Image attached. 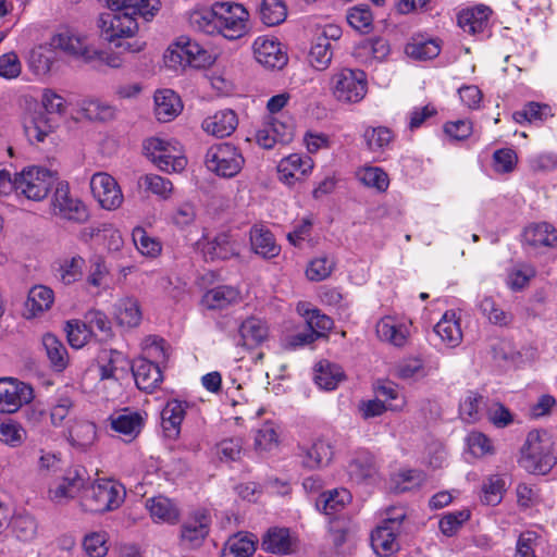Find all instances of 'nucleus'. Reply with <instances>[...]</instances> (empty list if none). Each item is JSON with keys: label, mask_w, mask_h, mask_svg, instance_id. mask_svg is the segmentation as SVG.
Segmentation results:
<instances>
[{"label": "nucleus", "mask_w": 557, "mask_h": 557, "mask_svg": "<svg viewBox=\"0 0 557 557\" xmlns=\"http://www.w3.org/2000/svg\"><path fill=\"white\" fill-rule=\"evenodd\" d=\"M203 252L210 259L226 260L238 253L236 242L226 233H220L203 246Z\"/></svg>", "instance_id": "37998d69"}, {"label": "nucleus", "mask_w": 557, "mask_h": 557, "mask_svg": "<svg viewBox=\"0 0 557 557\" xmlns=\"http://www.w3.org/2000/svg\"><path fill=\"white\" fill-rule=\"evenodd\" d=\"M406 54L418 61L431 60L441 52L440 44L434 39L412 38L405 47Z\"/></svg>", "instance_id": "49530a36"}, {"label": "nucleus", "mask_w": 557, "mask_h": 557, "mask_svg": "<svg viewBox=\"0 0 557 557\" xmlns=\"http://www.w3.org/2000/svg\"><path fill=\"white\" fill-rule=\"evenodd\" d=\"M541 543V535L535 531L522 532L517 541L516 557H536L535 548Z\"/></svg>", "instance_id": "774afa93"}, {"label": "nucleus", "mask_w": 557, "mask_h": 557, "mask_svg": "<svg viewBox=\"0 0 557 557\" xmlns=\"http://www.w3.org/2000/svg\"><path fill=\"white\" fill-rule=\"evenodd\" d=\"M242 301L240 292L233 286L221 285L208 289L202 298L201 305L208 310H224Z\"/></svg>", "instance_id": "bb28decb"}, {"label": "nucleus", "mask_w": 557, "mask_h": 557, "mask_svg": "<svg viewBox=\"0 0 557 557\" xmlns=\"http://www.w3.org/2000/svg\"><path fill=\"white\" fill-rule=\"evenodd\" d=\"M253 53L256 60L269 69H282L288 61L281 42L274 38L258 37L253 42Z\"/></svg>", "instance_id": "412c9836"}, {"label": "nucleus", "mask_w": 557, "mask_h": 557, "mask_svg": "<svg viewBox=\"0 0 557 557\" xmlns=\"http://www.w3.org/2000/svg\"><path fill=\"white\" fill-rule=\"evenodd\" d=\"M347 471L351 480L360 483L376 473V466L370 454L361 453L350 460Z\"/></svg>", "instance_id": "de8ad7c7"}, {"label": "nucleus", "mask_w": 557, "mask_h": 557, "mask_svg": "<svg viewBox=\"0 0 557 557\" xmlns=\"http://www.w3.org/2000/svg\"><path fill=\"white\" fill-rule=\"evenodd\" d=\"M244 162V158L237 148L227 143L214 145L206 153L208 170L222 177L230 178L237 175Z\"/></svg>", "instance_id": "9b49d317"}, {"label": "nucleus", "mask_w": 557, "mask_h": 557, "mask_svg": "<svg viewBox=\"0 0 557 557\" xmlns=\"http://www.w3.org/2000/svg\"><path fill=\"white\" fill-rule=\"evenodd\" d=\"M82 116L90 121H108L114 117L115 109L98 99H84L79 102Z\"/></svg>", "instance_id": "3c124183"}, {"label": "nucleus", "mask_w": 557, "mask_h": 557, "mask_svg": "<svg viewBox=\"0 0 557 557\" xmlns=\"http://www.w3.org/2000/svg\"><path fill=\"white\" fill-rule=\"evenodd\" d=\"M358 180L367 187L380 193L385 191L389 185L388 175L377 166H364L357 171Z\"/></svg>", "instance_id": "864d4df0"}, {"label": "nucleus", "mask_w": 557, "mask_h": 557, "mask_svg": "<svg viewBox=\"0 0 557 557\" xmlns=\"http://www.w3.org/2000/svg\"><path fill=\"white\" fill-rule=\"evenodd\" d=\"M144 152L158 169L164 172H181L187 164V159L176 141L150 137L144 141Z\"/></svg>", "instance_id": "423d86ee"}, {"label": "nucleus", "mask_w": 557, "mask_h": 557, "mask_svg": "<svg viewBox=\"0 0 557 557\" xmlns=\"http://www.w3.org/2000/svg\"><path fill=\"white\" fill-rule=\"evenodd\" d=\"M363 138L368 149L377 152L384 151L391 145L393 134L387 127H369L364 131Z\"/></svg>", "instance_id": "4d7b16f0"}, {"label": "nucleus", "mask_w": 557, "mask_h": 557, "mask_svg": "<svg viewBox=\"0 0 557 557\" xmlns=\"http://www.w3.org/2000/svg\"><path fill=\"white\" fill-rule=\"evenodd\" d=\"M287 9L283 0H263L260 5V18L268 26H275L285 21Z\"/></svg>", "instance_id": "5fc2aeb1"}, {"label": "nucleus", "mask_w": 557, "mask_h": 557, "mask_svg": "<svg viewBox=\"0 0 557 557\" xmlns=\"http://www.w3.org/2000/svg\"><path fill=\"white\" fill-rule=\"evenodd\" d=\"M218 29L216 34L226 39H238L247 29L248 12L238 3H218Z\"/></svg>", "instance_id": "4468645a"}, {"label": "nucleus", "mask_w": 557, "mask_h": 557, "mask_svg": "<svg viewBox=\"0 0 557 557\" xmlns=\"http://www.w3.org/2000/svg\"><path fill=\"white\" fill-rule=\"evenodd\" d=\"M492 10L490 7L478 4L462 10L457 16V22L463 32L468 34H482L488 26Z\"/></svg>", "instance_id": "cd10ccee"}, {"label": "nucleus", "mask_w": 557, "mask_h": 557, "mask_svg": "<svg viewBox=\"0 0 557 557\" xmlns=\"http://www.w3.org/2000/svg\"><path fill=\"white\" fill-rule=\"evenodd\" d=\"M125 497V488L112 480H99L86 486L79 506L86 512L102 513L117 509Z\"/></svg>", "instance_id": "7ed1b4c3"}, {"label": "nucleus", "mask_w": 557, "mask_h": 557, "mask_svg": "<svg viewBox=\"0 0 557 557\" xmlns=\"http://www.w3.org/2000/svg\"><path fill=\"white\" fill-rule=\"evenodd\" d=\"M88 480L89 476L85 468L71 467L49 486L48 498L57 505L67 504L82 492L84 493Z\"/></svg>", "instance_id": "f8f14e48"}, {"label": "nucleus", "mask_w": 557, "mask_h": 557, "mask_svg": "<svg viewBox=\"0 0 557 557\" xmlns=\"http://www.w3.org/2000/svg\"><path fill=\"white\" fill-rule=\"evenodd\" d=\"M67 433L71 445L79 449L89 448L97 437L95 423L83 419L73 420L69 426Z\"/></svg>", "instance_id": "c9c22d12"}, {"label": "nucleus", "mask_w": 557, "mask_h": 557, "mask_svg": "<svg viewBox=\"0 0 557 557\" xmlns=\"http://www.w3.org/2000/svg\"><path fill=\"white\" fill-rule=\"evenodd\" d=\"M55 176L45 168L30 166L14 177L15 191L27 199L40 201L45 199L53 186Z\"/></svg>", "instance_id": "6e6552de"}, {"label": "nucleus", "mask_w": 557, "mask_h": 557, "mask_svg": "<svg viewBox=\"0 0 557 557\" xmlns=\"http://www.w3.org/2000/svg\"><path fill=\"white\" fill-rule=\"evenodd\" d=\"M335 268V261L326 256L312 259L307 269L306 275L312 282H320L327 278Z\"/></svg>", "instance_id": "0e129e2a"}, {"label": "nucleus", "mask_w": 557, "mask_h": 557, "mask_svg": "<svg viewBox=\"0 0 557 557\" xmlns=\"http://www.w3.org/2000/svg\"><path fill=\"white\" fill-rule=\"evenodd\" d=\"M212 519L206 509L190 512L180 528V544L184 548L196 549L202 546L211 531Z\"/></svg>", "instance_id": "ddd939ff"}, {"label": "nucleus", "mask_w": 557, "mask_h": 557, "mask_svg": "<svg viewBox=\"0 0 557 557\" xmlns=\"http://www.w3.org/2000/svg\"><path fill=\"white\" fill-rule=\"evenodd\" d=\"M133 242L143 256L157 257L160 255L162 246L161 243L148 235L145 228L137 226L132 233Z\"/></svg>", "instance_id": "6e6d98bb"}, {"label": "nucleus", "mask_w": 557, "mask_h": 557, "mask_svg": "<svg viewBox=\"0 0 557 557\" xmlns=\"http://www.w3.org/2000/svg\"><path fill=\"white\" fill-rule=\"evenodd\" d=\"M268 336L269 326L267 322L256 317H249L238 327L239 338L236 345L251 349L261 345Z\"/></svg>", "instance_id": "a878e982"}, {"label": "nucleus", "mask_w": 557, "mask_h": 557, "mask_svg": "<svg viewBox=\"0 0 557 557\" xmlns=\"http://www.w3.org/2000/svg\"><path fill=\"white\" fill-rule=\"evenodd\" d=\"M114 317L122 326L128 329L138 326L143 318L138 299L132 296L120 298L114 305Z\"/></svg>", "instance_id": "72a5a7b5"}, {"label": "nucleus", "mask_w": 557, "mask_h": 557, "mask_svg": "<svg viewBox=\"0 0 557 557\" xmlns=\"http://www.w3.org/2000/svg\"><path fill=\"white\" fill-rule=\"evenodd\" d=\"M330 89L337 101L357 103L367 94L366 73L347 67L337 70L331 76Z\"/></svg>", "instance_id": "39448f33"}, {"label": "nucleus", "mask_w": 557, "mask_h": 557, "mask_svg": "<svg viewBox=\"0 0 557 557\" xmlns=\"http://www.w3.org/2000/svg\"><path fill=\"white\" fill-rule=\"evenodd\" d=\"M52 216L73 224H84L89 219L87 206L71 194L69 184L59 183L50 200Z\"/></svg>", "instance_id": "0eeeda50"}, {"label": "nucleus", "mask_w": 557, "mask_h": 557, "mask_svg": "<svg viewBox=\"0 0 557 557\" xmlns=\"http://www.w3.org/2000/svg\"><path fill=\"white\" fill-rule=\"evenodd\" d=\"M138 185L163 200L169 199L174 191L173 183L169 178L152 173L140 176Z\"/></svg>", "instance_id": "8fccbe9b"}, {"label": "nucleus", "mask_w": 557, "mask_h": 557, "mask_svg": "<svg viewBox=\"0 0 557 557\" xmlns=\"http://www.w3.org/2000/svg\"><path fill=\"white\" fill-rule=\"evenodd\" d=\"M54 301V293L50 287L36 285L30 288L25 302L27 318L37 317L49 310Z\"/></svg>", "instance_id": "4c0bfd02"}, {"label": "nucleus", "mask_w": 557, "mask_h": 557, "mask_svg": "<svg viewBox=\"0 0 557 557\" xmlns=\"http://www.w3.org/2000/svg\"><path fill=\"white\" fill-rule=\"evenodd\" d=\"M250 243L253 251L263 258L278 256L281 247L276 244L273 234L262 225H255L250 230Z\"/></svg>", "instance_id": "e433bc0d"}, {"label": "nucleus", "mask_w": 557, "mask_h": 557, "mask_svg": "<svg viewBox=\"0 0 557 557\" xmlns=\"http://www.w3.org/2000/svg\"><path fill=\"white\" fill-rule=\"evenodd\" d=\"M34 399L33 387L15 377H0V413H15Z\"/></svg>", "instance_id": "2eb2a0df"}, {"label": "nucleus", "mask_w": 557, "mask_h": 557, "mask_svg": "<svg viewBox=\"0 0 557 557\" xmlns=\"http://www.w3.org/2000/svg\"><path fill=\"white\" fill-rule=\"evenodd\" d=\"M298 312L306 317L307 324L311 331L310 334H298L295 336L296 345H305L314 341V338L325 335L333 326V320L318 309H309L306 304H299Z\"/></svg>", "instance_id": "4be33fe9"}, {"label": "nucleus", "mask_w": 557, "mask_h": 557, "mask_svg": "<svg viewBox=\"0 0 557 557\" xmlns=\"http://www.w3.org/2000/svg\"><path fill=\"white\" fill-rule=\"evenodd\" d=\"M12 530L18 540L28 542L36 536L37 522L33 516L20 513L12 520Z\"/></svg>", "instance_id": "e2e57ef3"}, {"label": "nucleus", "mask_w": 557, "mask_h": 557, "mask_svg": "<svg viewBox=\"0 0 557 557\" xmlns=\"http://www.w3.org/2000/svg\"><path fill=\"white\" fill-rule=\"evenodd\" d=\"M345 377L342 367L327 360H321L315 366L314 381L323 389L332 391Z\"/></svg>", "instance_id": "c03bdc74"}, {"label": "nucleus", "mask_w": 557, "mask_h": 557, "mask_svg": "<svg viewBox=\"0 0 557 557\" xmlns=\"http://www.w3.org/2000/svg\"><path fill=\"white\" fill-rule=\"evenodd\" d=\"M334 456L331 442L319 438L310 447H300L298 457L304 468L314 470L330 465Z\"/></svg>", "instance_id": "b1692460"}, {"label": "nucleus", "mask_w": 557, "mask_h": 557, "mask_svg": "<svg viewBox=\"0 0 557 557\" xmlns=\"http://www.w3.org/2000/svg\"><path fill=\"white\" fill-rule=\"evenodd\" d=\"M165 63L173 69L176 67H206L212 63L211 54L197 41L181 38L173 47H170L164 54Z\"/></svg>", "instance_id": "1a4fd4ad"}, {"label": "nucleus", "mask_w": 557, "mask_h": 557, "mask_svg": "<svg viewBox=\"0 0 557 557\" xmlns=\"http://www.w3.org/2000/svg\"><path fill=\"white\" fill-rule=\"evenodd\" d=\"M334 46L325 37H315L311 45L308 61L318 71H325L332 62Z\"/></svg>", "instance_id": "a18cd8bd"}, {"label": "nucleus", "mask_w": 557, "mask_h": 557, "mask_svg": "<svg viewBox=\"0 0 557 557\" xmlns=\"http://www.w3.org/2000/svg\"><path fill=\"white\" fill-rule=\"evenodd\" d=\"M376 334L381 341L397 347L405 346L409 337L407 325L398 323L393 317L388 315L376 323Z\"/></svg>", "instance_id": "f704fd0d"}, {"label": "nucleus", "mask_w": 557, "mask_h": 557, "mask_svg": "<svg viewBox=\"0 0 557 557\" xmlns=\"http://www.w3.org/2000/svg\"><path fill=\"white\" fill-rule=\"evenodd\" d=\"M215 450L221 461H236L243 451V440L240 437L224 438L216 444Z\"/></svg>", "instance_id": "69168bd1"}, {"label": "nucleus", "mask_w": 557, "mask_h": 557, "mask_svg": "<svg viewBox=\"0 0 557 557\" xmlns=\"http://www.w3.org/2000/svg\"><path fill=\"white\" fill-rule=\"evenodd\" d=\"M85 260L81 256L64 259L59 268V277L64 285H71L83 276Z\"/></svg>", "instance_id": "680f3d73"}, {"label": "nucleus", "mask_w": 557, "mask_h": 557, "mask_svg": "<svg viewBox=\"0 0 557 557\" xmlns=\"http://www.w3.org/2000/svg\"><path fill=\"white\" fill-rule=\"evenodd\" d=\"M111 430L124 437L125 442L135 440L145 423L143 414L131 408H122L116 410L108 418Z\"/></svg>", "instance_id": "6ab92c4d"}, {"label": "nucleus", "mask_w": 557, "mask_h": 557, "mask_svg": "<svg viewBox=\"0 0 557 557\" xmlns=\"http://www.w3.org/2000/svg\"><path fill=\"white\" fill-rule=\"evenodd\" d=\"M42 345L51 366L57 371H62L67 366V351L62 342L53 334L42 336Z\"/></svg>", "instance_id": "09e8293b"}, {"label": "nucleus", "mask_w": 557, "mask_h": 557, "mask_svg": "<svg viewBox=\"0 0 557 557\" xmlns=\"http://www.w3.org/2000/svg\"><path fill=\"white\" fill-rule=\"evenodd\" d=\"M150 518L154 523L176 524L181 517L177 504L166 496L149 497L145 502Z\"/></svg>", "instance_id": "393cba45"}, {"label": "nucleus", "mask_w": 557, "mask_h": 557, "mask_svg": "<svg viewBox=\"0 0 557 557\" xmlns=\"http://www.w3.org/2000/svg\"><path fill=\"white\" fill-rule=\"evenodd\" d=\"M480 311L483 315H485L488 321L495 325H507L511 322L512 315L503 310L496 301L490 297L485 296L479 305Z\"/></svg>", "instance_id": "13d9d810"}, {"label": "nucleus", "mask_w": 557, "mask_h": 557, "mask_svg": "<svg viewBox=\"0 0 557 557\" xmlns=\"http://www.w3.org/2000/svg\"><path fill=\"white\" fill-rule=\"evenodd\" d=\"M238 125L236 113L231 109H224L206 117L202 123V129L218 138L232 135Z\"/></svg>", "instance_id": "c85d7f7f"}, {"label": "nucleus", "mask_w": 557, "mask_h": 557, "mask_svg": "<svg viewBox=\"0 0 557 557\" xmlns=\"http://www.w3.org/2000/svg\"><path fill=\"white\" fill-rule=\"evenodd\" d=\"M98 27L101 37L119 49L134 53L144 48V44L137 40L132 42L126 40L134 37L138 30L136 16L132 13L122 9H110L108 12L100 13Z\"/></svg>", "instance_id": "f257e3e1"}, {"label": "nucleus", "mask_w": 557, "mask_h": 557, "mask_svg": "<svg viewBox=\"0 0 557 557\" xmlns=\"http://www.w3.org/2000/svg\"><path fill=\"white\" fill-rule=\"evenodd\" d=\"M350 500L351 494L348 490L333 488L318 497L315 507L325 515H335L342 511Z\"/></svg>", "instance_id": "58836bf2"}, {"label": "nucleus", "mask_w": 557, "mask_h": 557, "mask_svg": "<svg viewBox=\"0 0 557 557\" xmlns=\"http://www.w3.org/2000/svg\"><path fill=\"white\" fill-rule=\"evenodd\" d=\"M183 110L180 96L172 89H161L154 94V114L160 122L174 120Z\"/></svg>", "instance_id": "c756f323"}, {"label": "nucleus", "mask_w": 557, "mask_h": 557, "mask_svg": "<svg viewBox=\"0 0 557 557\" xmlns=\"http://www.w3.org/2000/svg\"><path fill=\"white\" fill-rule=\"evenodd\" d=\"M506 479L500 474L488 475L482 484V502L486 505H498L506 492Z\"/></svg>", "instance_id": "603ef678"}, {"label": "nucleus", "mask_w": 557, "mask_h": 557, "mask_svg": "<svg viewBox=\"0 0 557 557\" xmlns=\"http://www.w3.org/2000/svg\"><path fill=\"white\" fill-rule=\"evenodd\" d=\"M163 344L164 341L162 339L158 343L156 342L146 351V354L154 358L156 361H150L143 357L136 359L133 364H131L136 386L141 391L151 393L163 380L162 371L159 366V357H162L163 360L168 358Z\"/></svg>", "instance_id": "20e7f679"}, {"label": "nucleus", "mask_w": 557, "mask_h": 557, "mask_svg": "<svg viewBox=\"0 0 557 557\" xmlns=\"http://www.w3.org/2000/svg\"><path fill=\"white\" fill-rule=\"evenodd\" d=\"M313 165V160L309 156L292 153L278 162V180L285 185L293 186L296 182L305 180Z\"/></svg>", "instance_id": "a211bd4d"}, {"label": "nucleus", "mask_w": 557, "mask_h": 557, "mask_svg": "<svg viewBox=\"0 0 557 557\" xmlns=\"http://www.w3.org/2000/svg\"><path fill=\"white\" fill-rule=\"evenodd\" d=\"M52 120L45 112L34 113L24 124V132L29 143H42L53 132Z\"/></svg>", "instance_id": "79ce46f5"}, {"label": "nucleus", "mask_w": 557, "mask_h": 557, "mask_svg": "<svg viewBox=\"0 0 557 557\" xmlns=\"http://www.w3.org/2000/svg\"><path fill=\"white\" fill-rule=\"evenodd\" d=\"M536 274L535 269L527 263L513 267L507 275L506 284L513 290L519 292L528 286L530 280Z\"/></svg>", "instance_id": "052dcab7"}, {"label": "nucleus", "mask_w": 557, "mask_h": 557, "mask_svg": "<svg viewBox=\"0 0 557 557\" xmlns=\"http://www.w3.org/2000/svg\"><path fill=\"white\" fill-rule=\"evenodd\" d=\"M218 3L212 8H198L188 15L189 26L198 33L207 35L216 34L218 29Z\"/></svg>", "instance_id": "ea45409f"}, {"label": "nucleus", "mask_w": 557, "mask_h": 557, "mask_svg": "<svg viewBox=\"0 0 557 557\" xmlns=\"http://www.w3.org/2000/svg\"><path fill=\"white\" fill-rule=\"evenodd\" d=\"M523 236L525 243L535 248L557 246V228L547 222L530 224L525 227Z\"/></svg>", "instance_id": "2f4dec72"}, {"label": "nucleus", "mask_w": 557, "mask_h": 557, "mask_svg": "<svg viewBox=\"0 0 557 557\" xmlns=\"http://www.w3.org/2000/svg\"><path fill=\"white\" fill-rule=\"evenodd\" d=\"M90 189L102 209L116 210L123 203L122 190L115 178L108 173H95L90 178Z\"/></svg>", "instance_id": "dca6fc26"}, {"label": "nucleus", "mask_w": 557, "mask_h": 557, "mask_svg": "<svg viewBox=\"0 0 557 557\" xmlns=\"http://www.w3.org/2000/svg\"><path fill=\"white\" fill-rule=\"evenodd\" d=\"M256 543L252 534L237 533L226 541L220 557H252Z\"/></svg>", "instance_id": "a19ab883"}, {"label": "nucleus", "mask_w": 557, "mask_h": 557, "mask_svg": "<svg viewBox=\"0 0 557 557\" xmlns=\"http://www.w3.org/2000/svg\"><path fill=\"white\" fill-rule=\"evenodd\" d=\"M65 332L67 341L73 348H82L91 334L86 322L79 320L67 321Z\"/></svg>", "instance_id": "338daca9"}, {"label": "nucleus", "mask_w": 557, "mask_h": 557, "mask_svg": "<svg viewBox=\"0 0 557 557\" xmlns=\"http://www.w3.org/2000/svg\"><path fill=\"white\" fill-rule=\"evenodd\" d=\"M53 61V51L48 47H36L29 53V66L38 75L47 74L51 70Z\"/></svg>", "instance_id": "bf43d9fd"}, {"label": "nucleus", "mask_w": 557, "mask_h": 557, "mask_svg": "<svg viewBox=\"0 0 557 557\" xmlns=\"http://www.w3.org/2000/svg\"><path fill=\"white\" fill-rule=\"evenodd\" d=\"M52 45L76 59L86 62L95 60L98 50L89 45L86 36L81 35L72 29H63L52 37Z\"/></svg>", "instance_id": "f3484780"}, {"label": "nucleus", "mask_w": 557, "mask_h": 557, "mask_svg": "<svg viewBox=\"0 0 557 557\" xmlns=\"http://www.w3.org/2000/svg\"><path fill=\"white\" fill-rule=\"evenodd\" d=\"M298 546V537L287 528H270L262 536L261 548L275 555L293 554Z\"/></svg>", "instance_id": "aec40b11"}, {"label": "nucleus", "mask_w": 557, "mask_h": 557, "mask_svg": "<svg viewBox=\"0 0 557 557\" xmlns=\"http://www.w3.org/2000/svg\"><path fill=\"white\" fill-rule=\"evenodd\" d=\"M186 408L187 404L177 399H171L165 404L161 411V422L166 436H178Z\"/></svg>", "instance_id": "473e14b6"}, {"label": "nucleus", "mask_w": 557, "mask_h": 557, "mask_svg": "<svg viewBox=\"0 0 557 557\" xmlns=\"http://www.w3.org/2000/svg\"><path fill=\"white\" fill-rule=\"evenodd\" d=\"M434 334L448 347H456L462 341V332L459 319L453 310L446 311L435 324Z\"/></svg>", "instance_id": "7c9ffc66"}, {"label": "nucleus", "mask_w": 557, "mask_h": 557, "mask_svg": "<svg viewBox=\"0 0 557 557\" xmlns=\"http://www.w3.org/2000/svg\"><path fill=\"white\" fill-rule=\"evenodd\" d=\"M99 375L101 380H122L131 368L126 356L117 350H102L98 357Z\"/></svg>", "instance_id": "5701e85b"}, {"label": "nucleus", "mask_w": 557, "mask_h": 557, "mask_svg": "<svg viewBox=\"0 0 557 557\" xmlns=\"http://www.w3.org/2000/svg\"><path fill=\"white\" fill-rule=\"evenodd\" d=\"M406 517L403 508H392L381 525L371 534V546L376 555L387 557L398 549L396 535Z\"/></svg>", "instance_id": "9d476101"}, {"label": "nucleus", "mask_w": 557, "mask_h": 557, "mask_svg": "<svg viewBox=\"0 0 557 557\" xmlns=\"http://www.w3.org/2000/svg\"><path fill=\"white\" fill-rule=\"evenodd\" d=\"M518 463L532 474H547L557 463L554 454V442L544 430H532L528 433L520 449Z\"/></svg>", "instance_id": "f03ea898"}]
</instances>
